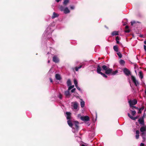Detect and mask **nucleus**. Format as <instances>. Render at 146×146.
Listing matches in <instances>:
<instances>
[{
  "instance_id": "obj_49",
  "label": "nucleus",
  "mask_w": 146,
  "mask_h": 146,
  "mask_svg": "<svg viewBox=\"0 0 146 146\" xmlns=\"http://www.w3.org/2000/svg\"><path fill=\"white\" fill-rule=\"evenodd\" d=\"M55 1L57 2L58 3L60 1V0H55Z\"/></svg>"
},
{
  "instance_id": "obj_33",
  "label": "nucleus",
  "mask_w": 146,
  "mask_h": 146,
  "mask_svg": "<svg viewBox=\"0 0 146 146\" xmlns=\"http://www.w3.org/2000/svg\"><path fill=\"white\" fill-rule=\"evenodd\" d=\"M136 113V111H131V114L132 115L134 116Z\"/></svg>"
},
{
  "instance_id": "obj_14",
  "label": "nucleus",
  "mask_w": 146,
  "mask_h": 146,
  "mask_svg": "<svg viewBox=\"0 0 146 146\" xmlns=\"http://www.w3.org/2000/svg\"><path fill=\"white\" fill-rule=\"evenodd\" d=\"M63 11L64 12V13H65V14L68 13H69L70 12V10L68 9V8L67 7H66L65 8L64 10Z\"/></svg>"
},
{
  "instance_id": "obj_52",
  "label": "nucleus",
  "mask_w": 146,
  "mask_h": 146,
  "mask_svg": "<svg viewBox=\"0 0 146 146\" xmlns=\"http://www.w3.org/2000/svg\"><path fill=\"white\" fill-rule=\"evenodd\" d=\"M116 41L117 43L118 44L119 43V40H116Z\"/></svg>"
},
{
  "instance_id": "obj_3",
  "label": "nucleus",
  "mask_w": 146,
  "mask_h": 146,
  "mask_svg": "<svg viewBox=\"0 0 146 146\" xmlns=\"http://www.w3.org/2000/svg\"><path fill=\"white\" fill-rule=\"evenodd\" d=\"M102 70V68L100 67V65H98L97 69V72L99 74H101L104 77L106 78H107V76L106 75L104 74L101 71Z\"/></svg>"
},
{
  "instance_id": "obj_25",
  "label": "nucleus",
  "mask_w": 146,
  "mask_h": 146,
  "mask_svg": "<svg viewBox=\"0 0 146 146\" xmlns=\"http://www.w3.org/2000/svg\"><path fill=\"white\" fill-rule=\"evenodd\" d=\"M139 76L141 79H142L143 78V75L141 71H140L139 72Z\"/></svg>"
},
{
  "instance_id": "obj_17",
  "label": "nucleus",
  "mask_w": 146,
  "mask_h": 146,
  "mask_svg": "<svg viewBox=\"0 0 146 146\" xmlns=\"http://www.w3.org/2000/svg\"><path fill=\"white\" fill-rule=\"evenodd\" d=\"M68 124L71 127H72V126L73 125V124L72 123V122L70 120H68L67 121Z\"/></svg>"
},
{
  "instance_id": "obj_39",
  "label": "nucleus",
  "mask_w": 146,
  "mask_h": 146,
  "mask_svg": "<svg viewBox=\"0 0 146 146\" xmlns=\"http://www.w3.org/2000/svg\"><path fill=\"white\" fill-rule=\"evenodd\" d=\"M139 110L138 112V113H141L142 111L139 109Z\"/></svg>"
},
{
  "instance_id": "obj_43",
  "label": "nucleus",
  "mask_w": 146,
  "mask_h": 146,
  "mask_svg": "<svg viewBox=\"0 0 146 146\" xmlns=\"http://www.w3.org/2000/svg\"><path fill=\"white\" fill-rule=\"evenodd\" d=\"M146 115V114L145 113H144L142 117H143V118H144L145 117Z\"/></svg>"
},
{
  "instance_id": "obj_15",
  "label": "nucleus",
  "mask_w": 146,
  "mask_h": 146,
  "mask_svg": "<svg viewBox=\"0 0 146 146\" xmlns=\"http://www.w3.org/2000/svg\"><path fill=\"white\" fill-rule=\"evenodd\" d=\"M135 133L136 135H135V138L136 139H139V130H137L135 131Z\"/></svg>"
},
{
  "instance_id": "obj_21",
  "label": "nucleus",
  "mask_w": 146,
  "mask_h": 146,
  "mask_svg": "<svg viewBox=\"0 0 146 146\" xmlns=\"http://www.w3.org/2000/svg\"><path fill=\"white\" fill-rule=\"evenodd\" d=\"M113 36L118 35V33L117 31H114L111 34Z\"/></svg>"
},
{
  "instance_id": "obj_46",
  "label": "nucleus",
  "mask_w": 146,
  "mask_h": 146,
  "mask_svg": "<svg viewBox=\"0 0 146 146\" xmlns=\"http://www.w3.org/2000/svg\"><path fill=\"white\" fill-rule=\"evenodd\" d=\"M116 40H119V38L118 36H117L116 37Z\"/></svg>"
},
{
  "instance_id": "obj_34",
  "label": "nucleus",
  "mask_w": 146,
  "mask_h": 146,
  "mask_svg": "<svg viewBox=\"0 0 146 146\" xmlns=\"http://www.w3.org/2000/svg\"><path fill=\"white\" fill-rule=\"evenodd\" d=\"M141 135V136H142V138L143 139V140H145V135Z\"/></svg>"
},
{
  "instance_id": "obj_12",
  "label": "nucleus",
  "mask_w": 146,
  "mask_h": 146,
  "mask_svg": "<svg viewBox=\"0 0 146 146\" xmlns=\"http://www.w3.org/2000/svg\"><path fill=\"white\" fill-rule=\"evenodd\" d=\"M53 61L55 63H58L59 62L58 58L56 56H54L53 58Z\"/></svg>"
},
{
  "instance_id": "obj_30",
  "label": "nucleus",
  "mask_w": 146,
  "mask_h": 146,
  "mask_svg": "<svg viewBox=\"0 0 146 146\" xmlns=\"http://www.w3.org/2000/svg\"><path fill=\"white\" fill-rule=\"evenodd\" d=\"M117 73H118L117 70H116L115 71H114L113 72H112V73H111V75H115Z\"/></svg>"
},
{
  "instance_id": "obj_22",
  "label": "nucleus",
  "mask_w": 146,
  "mask_h": 146,
  "mask_svg": "<svg viewBox=\"0 0 146 146\" xmlns=\"http://www.w3.org/2000/svg\"><path fill=\"white\" fill-rule=\"evenodd\" d=\"M69 91V90H68V91H66L65 92V94L67 96H69L70 95V93Z\"/></svg>"
},
{
  "instance_id": "obj_9",
  "label": "nucleus",
  "mask_w": 146,
  "mask_h": 146,
  "mask_svg": "<svg viewBox=\"0 0 146 146\" xmlns=\"http://www.w3.org/2000/svg\"><path fill=\"white\" fill-rule=\"evenodd\" d=\"M138 121L140 124L143 125L144 124V119L143 117L140 118L138 120Z\"/></svg>"
},
{
  "instance_id": "obj_31",
  "label": "nucleus",
  "mask_w": 146,
  "mask_h": 146,
  "mask_svg": "<svg viewBox=\"0 0 146 146\" xmlns=\"http://www.w3.org/2000/svg\"><path fill=\"white\" fill-rule=\"evenodd\" d=\"M69 2L68 0H65L63 2V4L65 5H66Z\"/></svg>"
},
{
  "instance_id": "obj_50",
  "label": "nucleus",
  "mask_w": 146,
  "mask_h": 146,
  "mask_svg": "<svg viewBox=\"0 0 146 146\" xmlns=\"http://www.w3.org/2000/svg\"><path fill=\"white\" fill-rule=\"evenodd\" d=\"M129 28V27L128 26H125V28L126 29H127Z\"/></svg>"
},
{
  "instance_id": "obj_4",
  "label": "nucleus",
  "mask_w": 146,
  "mask_h": 146,
  "mask_svg": "<svg viewBox=\"0 0 146 146\" xmlns=\"http://www.w3.org/2000/svg\"><path fill=\"white\" fill-rule=\"evenodd\" d=\"M130 107H132V106L136 104L137 103V101L136 100H130L128 101Z\"/></svg>"
},
{
  "instance_id": "obj_58",
  "label": "nucleus",
  "mask_w": 146,
  "mask_h": 146,
  "mask_svg": "<svg viewBox=\"0 0 146 146\" xmlns=\"http://www.w3.org/2000/svg\"><path fill=\"white\" fill-rule=\"evenodd\" d=\"M50 62V60H48V63H49V62Z\"/></svg>"
},
{
  "instance_id": "obj_1",
  "label": "nucleus",
  "mask_w": 146,
  "mask_h": 146,
  "mask_svg": "<svg viewBox=\"0 0 146 146\" xmlns=\"http://www.w3.org/2000/svg\"><path fill=\"white\" fill-rule=\"evenodd\" d=\"M102 68L103 70L105 71V73L107 74H111L112 71V69L110 68L106 65H103L102 66Z\"/></svg>"
},
{
  "instance_id": "obj_32",
  "label": "nucleus",
  "mask_w": 146,
  "mask_h": 146,
  "mask_svg": "<svg viewBox=\"0 0 146 146\" xmlns=\"http://www.w3.org/2000/svg\"><path fill=\"white\" fill-rule=\"evenodd\" d=\"M69 87L68 88V90H70L71 89L73 88L74 87V85L70 86H68Z\"/></svg>"
},
{
  "instance_id": "obj_42",
  "label": "nucleus",
  "mask_w": 146,
  "mask_h": 146,
  "mask_svg": "<svg viewBox=\"0 0 146 146\" xmlns=\"http://www.w3.org/2000/svg\"><path fill=\"white\" fill-rule=\"evenodd\" d=\"M135 23V21H131V25H133V24H134V23Z\"/></svg>"
},
{
  "instance_id": "obj_13",
  "label": "nucleus",
  "mask_w": 146,
  "mask_h": 146,
  "mask_svg": "<svg viewBox=\"0 0 146 146\" xmlns=\"http://www.w3.org/2000/svg\"><path fill=\"white\" fill-rule=\"evenodd\" d=\"M66 118L68 120H70V119L71 117V113L70 112H67L66 113Z\"/></svg>"
},
{
  "instance_id": "obj_6",
  "label": "nucleus",
  "mask_w": 146,
  "mask_h": 146,
  "mask_svg": "<svg viewBox=\"0 0 146 146\" xmlns=\"http://www.w3.org/2000/svg\"><path fill=\"white\" fill-rule=\"evenodd\" d=\"M80 119L81 120L84 121H88L89 120V117L88 116H81Z\"/></svg>"
},
{
  "instance_id": "obj_24",
  "label": "nucleus",
  "mask_w": 146,
  "mask_h": 146,
  "mask_svg": "<svg viewBox=\"0 0 146 146\" xmlns=\"http://www.w3.org/2000/svg\"><path fill=\"white\" fill-rule=\"evenodd\" d=\"M67 83L68 86H70L71 85V83L70 79H68V80Z\"/></svg>"
},
{
  "instance_id": "obj_59",
  "label": "nucleus",
  "mask_w": 146,
  "mask_h": 146,
  "mask_svg": "<svg viewBox=\"0 0 146 146\" xmlns=\"http://www.w3.org/2000/svg\"><path fill=\"white\" fill-rule=\"evenodd\" d=\"M135 129H133V131H135Z\"/></svg>"
},
{
  "instance_id": "obj_8",
  "label": "nucleus",
  "mask_w": 146,
  "mask_h": 146,
  "mask_svg": "<svg viewBox=\"0 0 146 146\" xmlns=\"http://www.w3.org/2000/svg\"><path fill=\"white\" fill-rule=\"evenodd\" d=\"M131 79L135 86H137L139 84L138 81L136 80L135 78L133 76H131Z\"/></svg>"
},
{
  "instance_id": "obj_7",
  "label": "nucleus",
  "mask_w": 146,
  "mask_h": 146,
  "mask_svg": "<svg viewBox=\"0 0 146 146\" xmlns=\"http://www.w3.org/2000/svg\"><path fill=\"white\" fill-rule=\"evenodd\" d=\"M124 74L127 76H129L130 74V71L127 68H125L123 70Z\"/></svg>"
},
{
  "instance_id": "obj_20",
  "label": "nucleus",
  "mask_w": 146,
  "mask_h": 146,
  "mask_svg": "<svg viewBox=\"0 0 146 146\" xmlns=\"http://www.w3.org/2000/svg\"><path fill=\"white\" fill-rule=\"evenodd\" d=\"M56 78L58 80H60L61 79V77L60 75L56 74L55 75Z\"/></svg>"
},
{
  "instance_id": "obj_10",
  "label": "nucleus",
  "mask_w": 146,
  "mask_h": 146,
  "mask_svg": "<svg viewBox=\"0 0 146 146\" xmlns=\"http://www.w3.org/2000/svg\"><path fill=\"white\" fill-rule=\"evenodd\" d=\"M128 116L132 119L133 120H135L137 119L139 117V116H136L135 117H133L129 113L127 114Z\"/></svg>"
},
{
  "instance_id": "obj_19",
  "label": "nucleus",
  "mask_w": 146,
  "mask_h": 146,
  "mask_svg": "<svg viewBox=\"0 0 146 146\" xmlns=\"http://www.w3.org/2000/svg\"><path fill=\"white\" fill-rule=\"evenodd\" d=\"M65 8V7H63L62 5H60L58 7L59 9L61 11H64Z\"/></svg>"
},
{
  "instance_id": "obj_16",
  "label": "nucleus",
  "mask_w": 146,
  "mask_h": 146,
  "mask_svg": "<svg viewBox=\"0 0 146 146\" xmlns=\"http://www.w3.org/2000/svg\"><path fill=\"white\" fill-rule=\"evenodd\" d=\"M58 16H59V15L58 14H57L55 12H54L52 18V19H54L55 18L58 17Z\"/></svg>"
},
{
  "instance_id": "obj_23",
  "label": "nucleus",
  "mask_w": 146,
  "mask_h": 146,
  "mask_svg": "<svg viewBox=\"0 0 146 146\" xmlns=\"http://www.w3.org/2000/svg\"><path fill=\"white\" fill-rule=\"evenodd\" d=\"M114 50L116 52H117L118 51V48L117 46H114L113 47Z\"/></svg>"
},
{
  "instance_id": "obj_29",
  "label": "nucleus",
  "mask_w": 146,
  "mask_h": 146,
  "mask_svg": "<svg viewBox=\"0 0 146 146\" xmlns=\"http://www.w3.org/2000/svg\"><path fill=\"white\" fill-rule=\"evenodd\" d=\"M117 54L120 58H121L122 57V54L120 52H117Z\"/></svg>"
},
{
  "instance_id": "obj_57",
  "label": "nucleus",
  "mask_w": 146,
  "mask_h": 146,
  "mask_svg": "<svg viewBox=\"0 0 146 146\" xmlns=\"http://www.w3.org/2000/svg\"><path fill=\"white\" fill-rule=\"evenodd\" d=\"M81 146H86L85 145H82Z\"/></svg>"
},
{
  "instance_id": "obj_38",
  "label": "nucleus",
  "mask_w": 146,
  "mask_h": 146,
  "mask_svg": "<svg viewBox=\"0 0 146 146\" xmlns=\"http://www.w3.org/2000/svg\"><path fill=\"white\" fill-rule=\"evenodd\" d=\"M75 90H76L75 88H73L72 90H71V92L73 93V92H75Z\"/></svg>"
},
{
  "instance_id": "obj_35",
  "label": "nucleus",
  "mask_w": 146,
  "mask_h": 146,
  "mask_svg": "<svg viewBox=\"0 0 146 146\" xmlns=\"http://www.w3.org/2000/svg\"><path fill=\"white\" fill-rule=\"evenodd\" d=\"M62 95L61 94H59V95H58V97H59V98L60 99H61L62 98Z\"/></svg>"
},
{
  "instance_id": "obj_18",
  "label": "nucleus",
  "mask_w": 146,
  "mask_h": 146,
  "mask_svg": "<svg viewBox=\"0 0 146 146\" xmlns=\"http://www.w3.org/2000/svg\"><path fill=\"white\" fill-rule=\"evenodd\" d=\"M81 101L80 102V105L81 107L83 108L85 105V102L83 101L82 100H81Z\"/></svg>"
},
{
  "instance_id": "obj_5",
  "label": "nucleus",
  "mask_w": 146,
  "mask_h": 146,
  "mask_svg": "<svg viewBox=\"0 0 146 146\" xmlns=\"http://www.w3.org/2000/svg\"><path fill=\"white\" fill-rule=\"evenodd\" d=\"M140 131L141 132V135H146V126L141 127Z\"/></svg>"
},
{
  "instance_id": "obj_54",
  "label": "nucleus",
  "mask_w": 146,
  "mask_h": 146,
  "mask_svg": "<svg viewBox=\"0 0 146 146\" xmlns=\"http://www.w3.org/2000/svg\"><path fill=\"white\" fill-rule=\"evenodd\" d=\"M144 43L145 44V45H146V40H145L144 42Z\"/></svg>"
},
{
  "instance_id": "obj_45",
  "label": "nucleus",
  "mask_w": 146,
  "mask_h": 146,
  "mask_svg": "<svg viewBox=\"0 0 146 146\" xmlns=\"http://www.w3.org/2000/svg\"><path fill=\"white\" fill-rule=\"evenodd\" d=\"M144 145L143 143H141L140 144V146H144Z\"/></svg>"
},
{
  "instance_id": "obj_55",
  "label": "nucleus",
  "mask_w": 146,
  "mask_h": 146,
  "mask_svg": "<svg viewBox=\"0 0 146 146\" xmlns=\"http://www.w3.org/2000/svg\"><path fill=\"white\" fill-rule=\"evenodd\" d=\"M145 94L146 95V89H145Z\"/></svg>"
},
{
  "instance_id": "obj_36",
  "label": "nucleus",
  "mask_w": 146,
  "mask_h": 146,
  "mask_svg": "<svg viewBox=\"0 0 146 146\" xmlns=\"http://www.w3.org/2000/svg\"><path fill=\"white\" fill-rule=\"evenodd\" d=\"M75 87H76L77 89L79 91H81L80 88L78 86H76Z\"/></svg>"
},
{
  "instance_id": "obj_27",
  "label": "nucleus",
  "mask_w": 146,
  "mask_h": 146,
  "mask_svg": "<svg viewBox=\"0 0 146 146\" xmlns=\"http://www.w3.org/2000/svg\"><path fill=\"white\" fill-rule=\"evenodd\" d=\"M82 66V65H80L78 67H76L75 68V70L76 71H78V69L81 68Z\"/></svg>"
},
{
  "instance_id": "obj_51",
  "label": "nucleus",
  "mask_w": 146,
  "mask_h": 146,
  "mask_svg": "<svg viewBox=\"0 0 146 146\" xmlns=\"http://www.w3.org/2000/svg\"><path fill=\"white\" fill-rule=\"evenodd\" d=\"M81 115H80V114H78V117H81Z\"/></svg>"
},
{
  "instance_id": "obj_11",
  "label": "nucleus",
  "mask_w": 146,
  "mask_h": 146,
  "mask_svg": "<svg viewBox=\"0 0 146 146\" xmlns=\"http://www.w3.org/2000/svg\"><path fill=\"white\" fill-rule=\"evenodd\" d=\"M72 103L73 104V107L74 108V109H77L78 108V104L77 102H72Z\"/></svg>"
},
{
  "instance_id": "obj_48",
  "label": "nucleus",
  "mask_w": 146,
  "mask_h": 146,
  "mask_svg": "<svg viewBox=\"0 0 146 146\" xmlns=\"http://www.w3.org/2000/svg\"><path fill=\"white\" fill-rule=\"evenodd\" d=\"M132 107V109H133V108H134L135 109V108H136V107L135 106H132V107Z\"/></svg>"
},
{
  "instance_id": "obj_40",
  "label": "nucleus",
  "mask_w": 146,
  "mask_h": 146,
  "mask_svg": "<svg viewBox=\"0 0 146 146\" xmlns=\"http://www.w3.org/2000/svg\"><path fill=\"white\" fill-rule=\"evenodd\" d=\"M144 106H143L141 108H139L140 110H141L142 111V110H144Z\"/></svg>"
},
{
  "instance_id": "obj_26",
  "label": "nucleus",
  "mask_w": 146,
  "mask_h": 146,
  "mask_svg": "<svg viewBox=\"0 0 146 146\" xmlns=\"http://www.w3.org/2000/svg\"><path fill=\"white\" fill-rule=\"evenodd\" d=\"M125 62L123 60H121L119 61L120 64L121 65H123L125 64Z\"/></svg>"
},
{
  "instance_id": "obj_37",
  "label": "nucleus",
  "mask_w": 146,
  "mask_h": 146,
  "mask_svg": "<svg viewBox=\"0 0 146 146\" xmlns=\"http://www.w3.org/2000/svg\"><path fill=\"white\" fill-rule=\"evenodd\" d=\"M74 6L73 5L71 6L70 7V8L72 9H74Z\"/></svg>"
},
{
  "instance_id": "obj_44",
  "label": "nucleus",
  "mask_w": 146,
  "mask_h": 146,
  "mask_svg": "<svg viewBox=\"0 0 146 146\" xmlns=\"http://www.w3.org/2000/svg\"><path fill=\"white\" fill-rule=\"evenodd\" d=\"M144 49L145 51L146 52V46L145 45H144Z\"/></svg>"
},
{
  "instance_id": "obj_47",
  "label": "nucleus",
  "mask_w": 146,
  "mask_h": 146,
  "mask_svg": "<svg viewBox=\"0 0 146 146\" xmlns=\"http://www.w3.org/2000/svg\"><path fill=\"white\" fill-rule=\"evenodd\" d=\"M50 82H53L51 78H50Z\"/></svg>"
},
{
  "instance_id": "obj_56",
  "label": "nucleus",
  "mask_w": 146,
  "mask_h": 146,
  "mask_svg": "<svg viewBox=\"0 0 146 146\" xmlns=\"http://www.w3.org/2000/svg\"><path fill=\"white\" fill-rule=\"evenodd\" d=\"M136 109H138L139 110V108H137V107H136V108H135Z\"/></svg>"
},
{
  "instance_id": "obj_41",
  "label": "nucleus",
  "mask_w": 146,
  "mask_h": 146,
  "mask_svg": "<svg viewBox=\"0 0 146 146\" xmlns=\"http://www.w3.org/2000/svg\"><path fill=\"white\" fill-rule=\"evenodd\" d=\"M48 28H47V29L46 30V31L44 32V33H45V34H46V33H47L48 32H47V31H48Z\"/></svg>"
},
{
  "instance_id": "obj_2",
  "label": "nucleus",
  "mask_w": 146,
  "mask_h": 146,
  "mask_svg": "<svg viewBox=\"0 0 146 146\" xmlns=\"http://www.w3.org/2000/svg\"><path fill=\"white\" fill-rule=\"evenodd\" d=\"M78 124L79 123L77 121H75L73 123L72 126V132L73 133H75L76 131H78Z\"/></svg>"
},
{
  "instance_id": "obj_28",
  "label": "nucleus",
  "mask_w": 146,
  "mask_h": 146,
  "mask_svg": "<svg viewBox=\"0 0 146 146\" xmlns=\"http://www.w3.org/2000/svg\"><path fill=\"white\" fill-rule=\"evenodd\" d=\"M74 83L75 85V86H78V82H77V81L75 79H74Z\"/></svg>"
},
{
  "instance_id": "obj_53",
  "label": "nucleus",
  "mask_w": 146,
  "mask_h": 146,
  "mask_svg": "<svg viewBox=\"0 0 146 146\" xmlns=\"http://www.w3.org/2000/svg\"><path fill=\"white\" fill-rule=\"evenodd\" d=\"M125 32L129 33V30L126 31Z\"/></svg>"
}]
</instances>
